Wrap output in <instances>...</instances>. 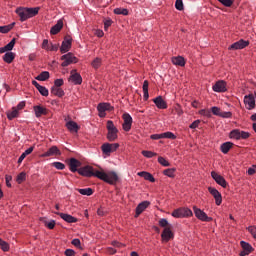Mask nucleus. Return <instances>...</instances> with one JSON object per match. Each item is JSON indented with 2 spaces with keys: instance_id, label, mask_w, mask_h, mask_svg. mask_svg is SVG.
<instances>
[{
  "instance_id": "20e7f679",
  "label": "nucleus",
  "mask_w": 256,
  "mask_h": 256,
  "mask_svg": "<svg viewBox=\"0 0 256 256\" xmlns=\"http://www.w3.org/2000/svg\"><path fill=\"white\" fill-rule=\"evenodd\" d=\"M172 217L175 219H185L187 217H193V211L187 207H180L173 210Z\"/></svg>"
},
{
  "instance_id": "8fccbe9b",
  "label": "nucleus",
  "mask_w": 256,
  "mask_h": 256,
  "mask_svg": "<svg viewBox=\"0 0 256 256\" xmlns=\"http://www.w3.org/2000/svg\"><path fill=\"white\" fill-rule=\"evenodd\" d=\"M71 243L74 245V247H77V249L83 250V246H81V240L79 238L73 239Z\"/></svg>"
},
{
  "instance_id": "6e6552de",
  "label": "nucleus",
  "mask_w": 256,
  "mask_h": 256,
  "mask_svg": "<svg viewBox=\"0 0 256 256\" xmlns=\"http://www.w3.org/2000/svg\"><path fill=\"white\" fill-rule=\"evenodd\" d=\"M211 177L214 179L217 185H220V187H223V189H227V185L229 184L227 183V180H225V177L215 171L211 172Z\"/></svg>"
},
{
  "instance_id": "5701e85b",
  "label": "nucleus",
  "mask_w": 256,
  "mask_h": 256,
  "mask_svg": "<svg viewBox=\"0 0 256 256\" xmlns=\"http://www.w3.org/2000/svg\"><path fill=\"white\" fill-rule=\"evenodd\" d=\"M54 155H61V150L57 146H52L47 152L41 154L40 157H53Z\"/></svg>"
},
{
  "instance_id": "5fc2aeb1",
  "label": "nucleus",
  "mask_w": 256,
  "mask_h": 256,
  "mask_svg": "<svg viewBox=\"0 0 256 256\" xmlns=\"http://www.w3.org/2000/svg\"><path fill=\"white\" fill-rule=\"evenodd\" d=\"M158 224L160 227H164V229L167 227H171V226H169V221H167V219H165V218L160 219Z\"/></svg>"
},
{
  "instance_id": "0e129e2a",
  "label": "nucleus",
  "mask_w": 256,
  "mask_h": 256,
  "mask_svg": "<svg viewBox=\"0 0 256 256\" xmlns=\"http://www.w3.org/2000/svg\"><path fill=\"white\" fill-rule=\"evenodd\" d=\"M63 84H64V81H63L62 78L56 79V80L54 81V87L60 88V87H63Z\"/></svg>"
},
{
  "instance_id": "f8f14e48",
  "label": "nucleus",
  "mask_w": 256,
  "mask_h": 256,
  "mask_svg": "<svg viewBox=\"0 0 256 256\" xmlns=\"http://www.w3.org/2000/svg\"><path fill=\"white\" fill-rule=\"evenodd\" d=\"M173 237H175V234L171 230V227H166L163 229L161 234L162 243H169Z\"/></svg>"
},
{
  "instance_id": "09e8293b",
  "label": "nucleus",
  "mask_w": 256,
  "mask_h": 256,
  "mask_svg": "<svg viewBox=\"0 0 256 256\" xmlns=\"http://www.w3.org/2000/svg\"><path fill=\"white\" fill-rule=\"evenodd\" d=\"M91 65L94 69H99V67H101V58H95Z\"/></svg>"
},
{
  "instance_id": "e433bc0d",
  "label": "nucleus",
  "mask_w": 256,
  "mask_h": 256,
  "mask_svg": "<svg viewBox=\"0 0 256 256\" xmlns=\"http://www.w3.org/2000/svg\"><path fill=\"white\" fill-rule=\"evenodd\" d=\"M230 139H236V141H239L241 139V130L234 129L230 132Z\"/></svg>"
},
{
  "instance_id": "4d7b16f0",
  "label": "nucleus",
  "mask_w": 256,
  "mask_h": 256,
  "mask_svg": "<svg viewBox=\"0 0 256 256\" xmlns=\"http://www.w3.org/2000/svg\"><path fill=\"white\" fill-rule=\"evenodd\" d=\"M211 111H212L213 115H216L217 117H219L221 115V108H219L217 106H213L211 108Z\"/></svg>"
},
{
  "instance_id": "f257e3e1",
  "label": "nucleus",
  "mask_w": 256,
  "mask_h": 256,
  "mask_svg": "<svg viewBox=\"0 0 256 256\" xmlns=\"http://www.w3.org/2000/svg\"><path fill=\"white\" fill-rule=\"evenodd\" d=\"M78 175H81V177H86L87 179H91V177H96L97 179H100V181L108 183V185H117V183L119 182V175H117V172L110 171L106 173L104 171L96 170L91 165L80 167L78 170Z\"/></svg>"
},
{
  "instance_id": "864d4df0",
  "label": "nucleus",
  "mask_w": 256,
  "mask_h": 256,
  "mask_svg": "<svg viewBox=\"0 0 256 256\" xmlns=\"http://www.w3.org/2000/svg\"><path fill=\"white\" fill-rule=\"evenodd\" d=\"M235 0H218L224 7H231Z\"/></svg>"
},
{
  "instance_id": "dca6fc26",
  "label": "nucleus",
  "mask_w": 256,
  "mask_h": 256,
  "mask_svg": "<svg viewBox=\"0 0 256 256\" xmlns=\"http://www.w3.org/2000/svg\"><path fill=\"white\" fill-rule=\"evenodd\" d=\"M208 191L212 197L215 199L216 205H221L223 203V196L221 195V192L213 187H208Z\"/></svg>"
},
{
  "instance_id": "aec40b11",
  "label": "nucleus",
  "mask_w": 256,
  "mask_h": 256,
  "mask_svg": "<svg viewBox=\"0 0 256 256\" xmlns=\"http://www.w3.org/2000/svg\"><path fill=\"white\" fill-rule=\"evenodd\" d=\"M244 104L248 105V111L255 109V96L253 94L246 95L244 97Z\"/></svg>"
},
{
  "instance_id": "2f4dec72",
  "label": "nucleus",
  "mask_w": 256,
  "mask_h": 256,
  "mask_svg": "<svg viewBox=\"0 0 256 256\" xmlns=\"http://www.w3.org/2000/svg\"><path fill=\"white\" fill-rule=\"evenodd\" d=\"M12 61H15V53L13 52H6L3 56V62L11 64Z\"/></svg>"
},
{
  "instance_id": "052dcab7",
  "label": "nucleus",
  "mask_w": 256,
  "mask_h": 256,
  "mask_svg": "<svg viewBox=\"0 0 256 256\" xmlns=\"http://www.w3.org/2000/svg\"><path fill=\"white\" fill-rule=\"evenodd\" d=\"M174 111L175 113H177V115H179V117L183 115V109H181V105L179 104H176V106L174 107Z\"/></svg>"
},
{
  "instance_id": "bf43d9fd",
  "label": "nucleus",
  "mask_w": 256,
  "mask_h": 256,
  "mask_svg": "<svg viewBox=\"0 0 256 256\" xmlns=\"http://www.w3.org/2000/svg\"><path fill=\"white\" fill-rule=\"evenodd\" d=\"M111 245L113 247H117L118 249H121V247H125V244H123V243H121V242H119L117 240L112 241Z\"/></svg>"
},
{
  "instance_id": "69168bd1",
  "label": "nucleus",
  "mask_w": 256,
  "mask_h": 256,
  "mask_svg": "<svg viewBox=\"0 0 256 256\" xmlns=\"http://www.w3.org/2000/svg\"><path fill=\"white\" fill-rule=\"evenodd\" d=\"M248 231H249V233H251L252 237H254V239H256V228H255V226H249Z\"/></svg>"
},
{
  "instance_id": "79ce46f5",
  "label": "nucleus",
  "mask_w": 256,
  "mask_h": 256,
  "mask_svg": "<svg viewBox=\"0 0 256 256\" xmlns=\"http://www.w3.org/2000/svg\"><path fill=\"white\" fill-rule=\"evenodd\" d=\"M158 163L162 165V167H171V163H169L163 156L158 157Z\"/></svg>"
},
{
  "instance_id": "bb28decb",
  "label": "nucleus",
  "mask_w": 256,
  "mask_h": 256,
  "mask_svg": "<svg viewBox=\"0 0 256 256\" xmlns=\"http://www.w3.org/2000/svg\"><path fill=\"white\" fill-rule=\"evenodd\" d=\"M39 221L44 223L45 227H47V229H50V230L55 229V225H57V222L55 220H51L49 222V221H47V218H45V217H40Z\"/></svg>"
},
{
  "instance_id": "37998d69",
  "label": "nucleus",
  "mask_w": 256,
  "mask_h": 256,
  "mask_svg": "<svg viewBox=\"0 0 256 256\" xmlns=\"http://www.w3.org/2000/svg\"><path fill=\"white\" fill-rule=\"evenodd\" d=\"M115 15H129V10L126 8H116L114 9Z\"/></svg>"
},
{
  "instance_id": "412c9836",
  "label": "nucleus",
  "mask_w": 256,
  "mask_h": 256,
  "mask_svg": "<svg viewBox=\"0 0 256 256\" xmlns=\"http://www.w3.org/2000/svg\"><path fill=\"white\" fill-rule=\"evenodd\" d=\"M150 205H151V202L149 201H143L140 204H138L136 207V212L134 217L135 218L139 217V215H141V213H143V211H145V209H147V207H149Z\"/></svg>"
},
{
  "instance_id": "0eeeda50",
  "label": "nucleus",
  "mask_w": 256,
  "mask_h": 256,
  "mask_svg": "<svg viewBox=\"0 0 256 256\" xmlns=\"http://www.w3.org/2000/svg\"><path fill=\"white\" fill-rule=\"evenodd\" d=\"M73 45V38L71 35H66L64 37V40L62 41L61 47H60V53H69L71 51V47Z\"/></svg>"
},
{
  "instance_id": "473e14b6",
  "label": "nucleus",
  "mask_w": 256,
  "mask_h": 256,
  "mask_svg": "<svg viewBox=\"0 0 256 256\" xmlns=\"http://www.w3.org/2000/svg\"><path fill=\"white\" fill-rule=\"evenodd\" d=\"M142 89H143V93H144V101H148L149 100V81L148 80H145L143 82V86H142Z\"/></svg>"
},
{
  "instance_id": "4c0bfd02",
  "label": "nucleus",
  "mask_w": 256,
  "mask_h": 256,
  "mask_svg": "<svg viewBox=\"0 0 256 256\" xmlns=\"http://www.w3.org/2000/svg\"><path fill=\"white\" fill-rule=\"evenodd\" d=\"M15 27V22H12L9 25L6 26H0V33H9L13 28Z\"/></svg>"
},
{
  "instance_id": "a211bd4d",
  "label": "nucleus",
  "mask_w": 256,
  "mask_h": 256,
  "mask_svg": "<svg viewBox=\"0 0 256 256\" xmlns=\"http://www.w3.org/2000/svg\"><path fill=\"white\" fill-rule=\"evenodd\" d=\"M33 111L37 118L43 117V115H49V110L42 105L33 106Z\"/></svg>"
},
{
  "instance_id": "c85d7f7f",
  "label": "nucleus",
  "mask_w": 256,
  "mask_h": 256,
  "mask_svg": "<svg viewBox=\"0 0 256 256\" xmlns=\"http://www.w3.org/2000/svg\"><path fill=\"white\" fill-rule=\"evenodd\" d=\"M233 142H225L220 146V151L224 153V155H227L229 151L233 148Z\"/></svg>"
},
{
  "instance_id": "a19ab883",
  "label": "nucleus",
  "mask_w": 256,
  "mask_h": 256,
  "mask_svg": "<svg viewBox=\"0 0 256 256\" xmlns=\"http://www.w3.org/2000/svg\"><path fill=\"white\" fill-rule=\"evenodd\" d=\"M141 154L143 155V157H146L147 159H152V157H157V153L149 150H143Z\"/></svg>"
},
{
  "instance_id": "7ed1b4c3",
  "label": "nucleus",
  "mask_w": 256,
  "mask_h": 256,
  "mask_svg": "<svg viewBox=\"0 0 256 256\" xmlns=\"http://www.w3.org/2000/svg\"><path fill=\"white\" fill-rule=\"evenodd\" d=\"M106 128L108 131L106 139L110 141V143H113V141H117V139H119V130L117 129L112 120L107 121Z\"/></svg>"
},
{
  "instance_id": "9b49d317",
  "label": "nucleus",
  "mask_w": 256,
  "mask_h": 256,
  "mask_svg": "<svg viewBox=\"0 0 256 256\" xmlns=\"http://www.w3.org/2000/svg\"><path fill=\"white\" fill-rule=\"evenodd\" d=\"M115 107L111 106L110 103H99L97 106V111L99 113V117H105V111H114Z\"/></svg>"
},
{
  "instance_id": "6ab92c4d",
  "label": "nucleus",
  "mask_w": 256,
  "mask_h": 256,
  "mask_svg": "<svg viewBox=\"0 0 256 256\" xmlns=\"http://www.w3.org/2000/svg\"><path fill=\"white\" fill-rule=\"evenodd\" d=\"M55 215H59L63 221H66V223H77L78 219L75 216H72L71 214L63 213V212H55Z\"/></svg>"
},
{
  "instance_id": "58836bf2",
  "label": "nucleus",
  "mask_w": 256,
  "mask_h": 256,
  "mask_svg": "<svg viewBox=\"0 0 256 256\" xmlns=\"http://www.w3.org/2000/svg\"><path fill=\"white\" fill-rule=\"evenodd\" d=\"M24 181H27V173L21 172L17 175L16 182L18 183V185H21V183H23Z\"/></svg>"
},
{
  "instance_id": "393cba45",
  "label": "nucleus",
  "mask_w": 256,
  "mask_h": 256,
  "mask_svg": "<svg viewBox=\"0 0 256 256\" xmlns=\"http://www.w3.org/2000/svg\"><path fill=\"white\" fill-rule=\"evenodd\" d=\"M63 29V21L60 19L57 23L51 28L50 34L57 35Z\"/></svg>"
},
{
  "instance_id": "c756f323",
  "label": "nucleus",
  "mask_w": 256,
  "mask_h": 256,
  "mask_svg": "<svg viewBox=\"0 0 256 256\" xmlns=\"http://www.w3.org/2000/svg\"><path fill=\"white\" fill-rule=\"evenodd\" d=\"M6 117L9 121H13V119H17V117H19V112L17 108L12 107V111L6 112Z\"/></svg>"
},
{
  "instance_id": "f3484780",
  "label": "nucleus",
  "mask_w": 256,
  "mask_h": 256,
  "mask_svg": "<svg viewBox=\"0 0 256 256\" xmlns=\"http://www.w3.org/2000/svg\"><path fill=\"white\" fill-rule=\"evenodd\" d=\"M212 89L215 93H225L227 92V82L219 80L213 85Z\"/></svg>"
},
{
  "instance_id": "9d476101",
  "label": "nucleus",
  "mask_w": 256,
  "mask_h": 256,
  "mask_svg": "<svg viewBox=\"0 0 256 256\" xmlns=\"http://www.w3.org/2000/svg\"><path fill=\"white\" fill-rule=\"evenodd\" d=\"M249 41L240 39L239 41L233 43L228 47L229 51H238L241 49H245V47H249Z\"/></svg>"
},
{
  "instance_id": "ea45409f",
  "label": "nucleus",
  "mask_w": 256,
  "mask_h": 256,
  "mask_svg": "<svg viewBox=\"0 0 256 256\" xmlns=\"http://www.w3.org/2000/svg\"><path fill=\"white\" fill-rule=\"evenodd\" d=\"M49 72L48 71H43L41 72L37 77V81H47L49 79Z\"/></svg>"
},
{
  "instance_id": "72a5a7b5",
  "label": "nucleus",
  "mask_w": 256,
  "mask_h": 256,
  "mask_svg": "<svg viewBox=\"0 0 256 256\" xmlns=\"http://www.w3.org/2000/svg\"><path fill=\"white\" fill-rule=\"evenodd\" d=\"M177 171V168H167L163 170V175L166 177H170V179H175V172Z\"/></svg>"
},
{
  "instance_id": "6e6d98bb",
  "label": "nucleus",
  "mask_w": 256,
  "mask_h": 256,
  "mask_svg": "<svg viewBox=\"0 0 256 256\" xmlns=\"http://www.w3.org/2000/svg\"><path fill=\"white\" fill-rule=\"evenodd\" d=\"M38 91L42 97H49V90L44 86H42Z\"/></svg>"
},
{
  "instance_id": "a878e982",
  "label": "nucleus",
  "mask_w": 256,
  "mask_h": 256,
  "mask_svg": "<svg viewBox=\"0 0 256 256\" xmlns=\"http://www.w3.org/2000/svg\"><path fill=\"white\" fill-rule=\"evenodd\" d=\"M138 176L143 177L145 181H150V183H155V177L153 176V174L147 171L138 172Z\"/></svg>"
},
{
  "instance_id": "c9c22d12",
  "label": "nucleus",
  "mask_w": 256,
  "mask_h": 256,
  "mask_svg": "<svg viewBox=\"0 0 256 256\" xmlns=\"http://www.w3.org/2000/svg\"><path fill=\"white\" fill-rule=\"evenodd\" d=\"M77 191L80 193V195H86L87 197H91V195L94 193L92 188H80L77 189Z\"/></svg>"
},
{
  "instance_id": "ddd939ff",
  "label": "nucleus",
  "mask_w": 256,
  "mask_h": 256,
  "mask_svg": "<svg viewBox=\"0 0 256 256\" xmlns=\"http://www.w3.org/2000/svg\"><path fill=\"white\" fill-rule=\"evenodd\" d=\"M240 246L242 248V251H240V253H239L240 256L251 255V253H253V251H255L253 246H251V244H249L246 241H241Z\"/></svg>"
},
{
  "instance_id": "1a4fd4ad",
  "label": "nucleus",
  "mask_w": 256,
  "mask_h": 256,
  "mask_svg": "<svg viewBox=\"0 0 256 256\" xmlns=\"http://www.w3.org/2000/svg\"><path fill=\"white\" fill-rule=\"evenodd\" d=\"M122 119L124 121L122 124L123 131H126V132L131 131V126L133 125V118L131 117V114L124 113L122 115Z\"/></svg>"
},
{
  "instance_id": "c03bdc74",
  "label": "nucleus",
  "mask_w": 256,
  "mask_h": 256,
  "mask_svg": "<svg viewBox=\"0 0 256 256\" xmlns=\"http://www.w3.org/2000/svg\"><path fill=\"white\" fill-rule=\"evenodd\" d=\"M15 43H17V39L13 38L7 45L4 46L6 48V51H13V47H15Z\"/></svg>"
},
{
  "instance_id": "39448f33",
  "label": "nucleus",
  "mask_w": 256,
  "mask_h": 256,
  "mask_svg": "<svg viewBox=\"0 0 256 256\" xmlns=\"http://www.w3.org/2000/svg\"><path fill=\"white\" fill-rule=\"evenodd\" d=\"M61 67H69V65H73V63H79V58L75 57V54L72 52H68L60 57Z\"/></svg>"
},
{
  "instance_id": "774afa93",
  "label": "nucleus",
  "mask_w": 256,
  "mask_h": 256,
  "mask_svg": "<svg viewBox=\"0 0 256 256\" xmlns=\"http://www.w3.org/2000/svg\"><path fill=\"white\" fill-rule=\"evenodd\" d=\"M248 175H254L256 173V165L250 167L247 171Z\"/></svg>"
},
{
  "instance_id": "a18cd8bd",
  "label": "nucleus",
  "mask_w": 256,
  "mask_h": 256,
  "mask_svg": "<svg viewBox=\"0 0 256 256\" xmlns=\"http://www.w3.org/2000/svg\"><path fill=\"white\" fill-rule=\"evenodd\" d=\"M162 139H177V136L173 134V132H165L162 133Z\"/></svg>"
},
{
  "instance_id": "338daca9",
  "label": "nucleus",
  "mask_w": 256,
  "mask_h": 256,
  "mask_svg": "<svg viewBox=\"0 0 256 256\" xmlns=\"http://www.w3.org/2000/svg\"><path fill=\"white\" fill-rule=\"evenodd\" d=\"M64 255H66V256H75V250L66 249L65 252H64Z\"/></svg>"
},
{
  "instance_id": "2eb2a0df",
  "label": "nucleus",
  "mask_w": 256,
  "mask_h": 256,
  "mask_svg": "<svg viewBox=\"0 0 256 256\" xmlns=\"http://www.w3.org/2000/svg\"><path fill=\"white\" fill-rule=\"evenodd\" d=\"M69 81L73 82L74 85H81L83 83V77L77 72V69H73L70 71Z\"/></svg>"
},
{
  "instance_id": "e2e57ef3",
  "label": "nucleus",
  "mask_w": 256,
  "mask_h": 256,
  "mask_svg": "<svg viewBox=\"0 0 256 256\" xmlns=\"http://www.w3.org/2000/svg\"><path fill=\"white\" fill-rule=\"evenodd\" d=\"M249 137H251V133L240 131V139H249Z\"/></svg>"
},
{
  "instance_id": "49530a36",
  "label": "nucleus",
  "mask_w": 256,
  "mask_h": 256,
  "mask_svg": "<svg viewBox=\"0 0 256 256\" xmlns=\"http://www.w3.org/2000/svg\"><path fill=\"white\" fill-rule=\"evenodd\" d=\"M223 119H231L233 117V113L231 111L225 112V111H220V116Z\"/></svg>"
},
{
  "instance_id": "f03ea898",
  "label": "nucleus",
  "mask_w": 256,
  "mask_h": 256,
  "mask_svg": "<svg viewBox=\"0 0 256 256\" xmlns=\"http://www.w3.org/2000/svg\"><path fill=\"white\" fill-rule=\"evenodd\" d=\"M18 16L20 17V21L23 23V21H27V19H31V17H35L36 15H39V7L36 8H23L19 7L15 11Z\"/></svg>"
},
{
  "instance_id": "3c124183",
  "label": "nucleus",
  "mask_w": 256,
  "mask_h": 256,
  "mask_svg": "<svg viewBox=\"0 0 256 256\" xmlns=\"http://www.w3.org/2000/svg\"><path fill=\"white\" fill-rule=\"evenodd\" d=\"M0 247H1L2 251H4V252L9 251V249H10L9 244L5 240H2V242H0Z\"/></svg>"
},
{
  "instance_id": "de8ad7c7",
  "label": "nucleus",
  "mask_w": 256,
  "mask_h": 256,
  "mask_svg": "<svg viewBox=\"0 0 256 256\" xmlns=\"http://www.w3.org/2000/svg\"><path fill=\"white\" fill-rule=\"evenodd\" d=\"M52 167H55V169H58L59 171H63V169H65V164H63V162H53Z\"/></svg>"
},
{
  "instance_id": "423d86ee",
  "label": "nucleus",
  "mask_w": 256,
  "mask_h": 256,
  "mask_svg": "<svg viewBox=\"0 0 256 256\" xmlns=\"http://www.w3.org/2000/svg\"><path fill=\"white\" fill-rule=\"evenodd\" d=\"M193 211L195 217H197L199 221H204L206 223H211V221H213V217L207 216V213H205V211L201 210L197 206H193Z\"/></svg>"
},
{
  "instance_id": "4468645a",
  "label": "nucleus",
  "mask_w": 256,
  "mask_h": 256,
  "mask_svg": "<svg viewBox=\"0 0 256 256\" xmlns=\"http://www.w3.org/2000/svg\"><path fill=\"white\" fill-rule=\"evenodd\" d=\"M82 163L77 158H70L68 161V167L71 173H79V167H81Z\"/></svg>"
},
{
  "instance_id": "7c9ffc66",
  "label": "nucleus",
  "mask_w": 256,
  "mask_h": 256,
  "mask_svg": "<svg viewBox=\"0 0 256 256\" xmlns=\"http://www.w3.org/2000/svg\"><path fill=\"white\" fill-rule=\"evenodd\" d=\"M51 93L52 95H55V97H64L65 91H63V88H58L55 86L51 87Z\"/></svg>"
},
{
  "instance_id": "f704fd0d",
  "label": "nucleus",
  "mask_w": 256,
  "mask_h": 256,
  "mask_svg": "<svg viewBox=\"0 0 256 256\" xmlns=\"http://www.w3.org/2000/svg\"><path fill=\"white\" fill-rule=\"evenodd\" d=\"M101 151L103 153V155H111L112 150H111V143H104L101 146Z\"/></svg>"
},
{
  "instance_id": "603ef678",
  "label": "nucleus",
  "mask_w": 256,
  "mask_h": 256,
  "mask_svg": "<svg viewBox=\"0 0 256 256\" xmlns=\"http://www.w3.org/2000/svg\"><path fill=\"white\" fill-rule=\"evenodd\" d=\"M175 8L177 9V11H183V9H185V7L183 6V0H176Z\"/></svg>"
},
{
  "instance_id": "680f3d73",
  "label": "nucleus",
  "mask_w": 256,
  "mask_h": 256,
  "mask_svg": "<svg viewBox=\"0 0 256 256\" xmlns=\"http://www.w3.org/2000/svg\"><path fill=\"white\" fill-rule=\"evenodd\" d=\"M111 25H113V20L108 19L104 21V30L107 31L109 29V27H111Z\"/></svg>"
},
{
  "instance_id": "cd10ccee",
  "label": "nucleus",
  "mask_w": 256,
  "mask_h": 256,
  "mask_svg": "<svg viewBox=\"0 0 256 256\" xmlns=\"http://www.w3.org/2000/svg\"><path fill=\"white\" fill-rule=\"evenodd\" d=\"M172 63L178 67H185V58L183 56L172 57Z\"/></svg>"
},
{
  "instance_id": "b1692460",
  "label": "nucleus",
  "mask_w": 256,
  "mask_h": 256,
  "mask_svg": "<svg viewBox=\"0 0 256 256\" xmlns=\"http://www.w3.org/2000/svg\"><path fill=\"white\" fill-rule=\"evenodd\" d=\"M153 103L157 109H167V102L163 99V96H157L153 99Z\"/></svg>"
},
{
  "instance_id": "4be33fe9",
  "label": "nucleus",
  "mask_w": 256,
  "mask_h": 256,
  "mask_svg": "<svg viewBox=\"0 0 256 256\" xmlns=\"http://www.w3.org/2000/svg\"><path fill=\"white\" fill-rule=\"evenodd\" d=\"M65 127L70 131V133H79V129H81L79 124L73 120L68 121Z\"/></svg>"
},
{
  "instance_id": "13d9d810",
  "label": "nucleus",
  "mask_w": 256,
  "mask_h": 256,
  "mask_svg": "<svg viewBox=\"0 0 256 256\" xmlns=\"http://www.w3.org/2000/svg\"><path fill=\"white\" fill-rule=\"evenodd\" d=\"M5 181H6V186L11 189V181H13V176L11 175H5Z\"/></svg>"
}]
</instances>
